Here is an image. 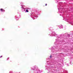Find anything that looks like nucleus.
<instances>
[{
    "mask_svg": "<svg viewBox=\"0 0 73 73\" xmlns=\"http://www.w3.org/2000/svg\"><path fill=\"white\" fill-rule=\"evenodd\" d=\"M26 12H29V11H28V10L27 9H26Z\"/></svg>",
    "mask_w": 73,
    "mask_h": 73,
    "instance_id": "f03ea898",
    "label": "nucleus"
},
{
    "mask_svg": "<svg viewBox=\"0 0 73 73\" xmlns=\"http://www.w3.org/2000/svg\"><path fill=\"white\" fill-rule=\"evenodd\" d=\"M0 10L1 11H5V10H3V9H0Z\"/></svg>",
    "mask_w": 73,
    "mask_h": 73,
    "instance_id": "f257e3e1",
    "label": "nucleus"
},
{
    "mask_svg": "<svg viewBox=\"0 0 73 73\" xmlns=\"http://www.w3.org/2000/svg\"><path fill=\"white\" fill-rule=\"evenodd\" d=\"M3 57V56H0V58H1V57Z\"/></svg>",
    "mask_w": 73,
    "mask_h": 73,
    "instance_id": "20e7f679",
    "label": "nucleus"
},
{
    "mask_svg": "<svg viewBox=\"0 0 73 73\" xmlns=\"http://www.w3.org/2000/svg\"><path fill=\"white\" fill-rule=\"evenodd\" d=\"M45 5V6H46V5H47V4H46Z\"/></svg>",
    "mask_w": 73,
    "mask_h": 73,
    "instance_id": "7ed1b4c3",
    "label": "nucleus"
},
{
    "mask_svg": "<svg viewBox=\"0 0 73 73\" xmlns=\"http://www.w3.org/2000/svg\"><path fill=\"white\" fill-rule=\"evenodd\" d=\"M50 58L52 57V56H50Z\"/></svg>",
    "mask_w": 73,
    "mask_h": 73,
    "instance_id": "39448f33",
    "label": "nucleus"
}]
</instances>
